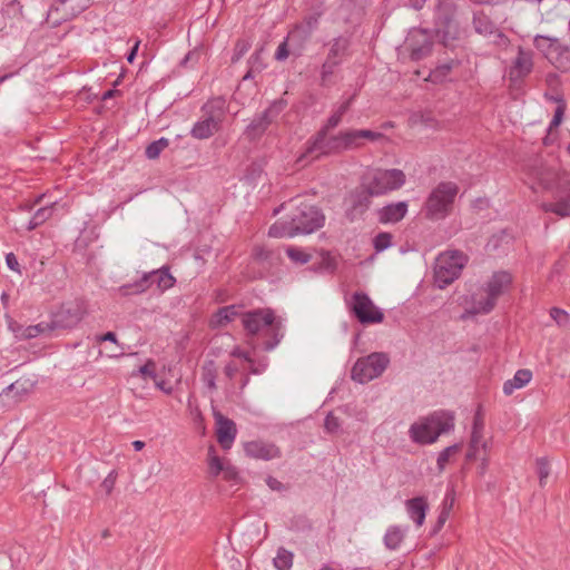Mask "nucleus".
Returning a JSON list of instances; mask_svg holds the SVG:
<instances>
[{
	"mask_svg": "<svg viewBox=\"0 0 570 570\" xmlns=\"http://www.w3.org/2000/svg\"><path fill=\"white\" fill-rule=\"evenodd\" d=\"M527 184L534 191H549L551 200L540 208L561 218L570 217V173L543 164L529 168Z\"/></svg>",
	"mask_w": 570,
	"mask_h": 570,
	"instance_id": "f257e3e1",
	"label": "nucleus"
},
{
	"mask_svg": "<svg viewBox=\"0 0 570 570\" xmlns=\"http://www.w3.org/2000/svg\"><path fill=\"white\" fill-rule=\"evenodd\" d=\"M321 210L309 204H301L288 222H276L269 227L268 235L278 238H293L312 234L324 225Z\"/></svg>",
	"mask_w": 570,
	"mask_h": 570,
	"instance_id": "f03ea898",
	"label": "nucleus"
},
{
	"mask_svg": "<svg viewBox=\"0 0 570 570\" xmlns=\"http://www.w3.org/2000/svg\"><path fill=\"white\" fill-rule=\"evenodd\" d=\"M240 318L244 328L249 335L261 334L268 337L264 343L266 351H273L284 337V320L275 316L271 308L245 312L240 315Z\"/></svg>",
	"mask_w": 570,
	"mask_h": 570,
	"instance_id": "7ed1b4c3",
	"label": "nucleus"
},
{
	"mask_svg": "<svg viewBox=\"0 0 570 570\" xmlns=\"http://www.w3.org/2000/svg\"><path fill=\"white\" fill-rule=\"evenodd\" d=\"M454 429V416L449 412H434L420 417L411 424L409 436L413 443L420 445L433 444L438 439Z\"/></svg>",
	"mask_w": 570,
	"mask_h": 570,
	"instance_id": "20e7f679",
	"label": "nucleus"
},
{
	"mask_svg": "<svg viewBox=\"0 0 570 570\" xmlns=\"http://www.w3.org/2000/svg\"><path fill=\"white\" fill-rule=\"evenodd\" d=\"M459 194V186L453 181L439 183L429 194L423 205V214L430 220L448 217Z\"/></svg>",
	"mask_w": 570,
	"mask_h": 570,
	"instance_id": "39448f33",
	"label": "nucleus"
},
{
	"mask_svg": "<svg viewBox=\"0 0 570 570\" xmlns=\"http://www.w3.org/2000/svg\"><path fill=\"white\" fill-rule=\"evenodd\" d=\"M355 149H360L356 129H346L332 136L327 134L321 141H318V137L311 138L302 158L313 154L318 158L320 156L336 155Z\"/></svg>",
	"mask_w": 570,
	"mask_h": 570,
	"instance_id": "423d86ee",
	"label": "nucleus"
},
{
	"mask_svg": "<svg viewBox=\"0 0 570 570\" xmlns=\"http://www.w3.org/2000/svg\"><path fill=\"white\" fill-rule=\"evenodd\" d=\"M203 118L197 120L190 136L198 140H205L219 131L227 112V102L223 97H215L206 101L202 107Z\"/></svg>",
	"mask_w": 570,
	"mask_h": 570,
	"instance_id": "0eeeda50",
	"label": "nucleus"
},
{
	"mask_svg": "<svg viewBox=\"0 0 570 570\" xmlns=\"http://www.w3.org/2000/svg\"><path fill=\"white\" fill-rule=\"evenodd\" d=\"M512 284V275L507 271L494 272L488 282L483 285V291L487 294L484 298L474 301L472 308L469 311L471 314H488L490 313L498 298L503 295Z\"/></svg>",
	"mask_w": 570,
	"mask_h": 570,
	"instance_id": "6e6552de",
	"label": "nucleus"
},
{
	"mask_svg": "<svg viewBox=\"0 0 570 570\" xmlns=\"http://www.w3.org/2000/svg\"><path fill=\"white\" fill-rule=\"evenodd\" d=\"M466 257L459 250L440 254L434 265V283L439 288H445L461 274Z\"/></svg>",
	"mask_w": 570,
	"mask_h": 570,
	"instance_id": "1a4fd4ad",
	"label": "nucleus"
},
{
	"mask_svg": "<svg viewBox=\"0 0 570 570\" xmlns=\"http://www.w3.org/2000/svg\"><path fill=\"white\" fill-rule=\"evenodd\" d=\"M406 181V176L401 169H376L366 183L368 196H382L400 189Z\"/></svg>",
	"mask_w": 570,
	"mask_h": 570,
	"instance_id": "9d476101",
	"label": "nucleus"
},
{
	"mask_svg": "<svg viewBox=\"0 0 570 570\" xmlns=\"http://www.w3.org/2000/svg\"><path fill=\"white\" fill-rule=\"evenodd\" d=\"M174 283L175 278L171 276L169 271L167 268H159L144 274L139 281L132 284L120 286L119 292L121 295L127 296L144 293L153 286H156L159 292H164L173 287Z\"/></svg>",
	"mask_w": 570,
	"mask_h": 570,
	"instance_id": "9b49d317",
	"label": "nucleus"
},
{
	"mask_svg": "<svg viewBox=\"0 0 570 570\" xmlns=\"http://www.w3.org/2000/svg\"><path fill=\"white\" fill-rule=\"evenodd\" d=\"M389 357L384 353H372L361 357L354 364L351 376L357 383L364 384L379 377L389 365Z\"/></svg>",
	"mask_w": 570,
	"mask_h": 570,
	"instance_id": "f8f14e48",
	"label": "nucleus"
},
{
	"mask_svg": "<svg viewBox=\"0 0 570 570\" xmlns=\"http://www.w3.org/2000/svg\"><path fill=\"white\" fill-rule=\"evenodd\" d=\"M534 46L557 69H570V50L558 38L538 35L534 38Z\"/></svg>",
	"mask_w": 570,
	"mask_h": 570,
	"instance_id": "ddd939ff",
	"label": "nucleus"
},
{
	"mask_svg": "<svg viewBox=\"0 0 570 570\" xmlns=\"http://www.w3.org/2000/svg\"><path fill=\"white\" fill-rule=\"evenodd\" d=\"M485 423L483 415L478 410L473 416L472 429L469 441L468 460H476L481 453L487 454L491 449L490 439L484 436Z\"/></svg>",
	"mask_w": 570,
	"mask_h": 570,
	"instance_id": "4468645a",
	"label": "nucleus"
},
{
	"mask_svg": "<svg viewBox=\"0 0 570 570\" xmlns=\"http://www.w3.org/2000/svg\"><path fill=\"white\" fill-rule=\"evenodd\" d=\"M286 101L283 99L274 100L267 109L256 115L246 128V134L250 138H256L263 135L268 126L276 121L279 115L284 111Z\"/></svg>",
	"mask_w": 570,
	"mask_h": 570,
	"instance_id": "2eb2a0df",
	"label": "nucleus"
},
{
	"mask_svg": "<svg viewBox=\"0 0 570 570\" xmlns=\"http://www.w3.org/2000/svg\"><path fill=\"white\" fill-rule=\"evenodd\" d=\"M351 308L355 317L362 324L381 323L384 318L383 313L373 304L372 299L364 293H354L352 296Z\"/></svg>",
	"mask_w": 570,
	"mask_h": 570,
	"instance_id": "dca6fc26",
	"label": "nucleus"
},
{
	"mask_svg": "<svg viewBox=\"0 0 570 570\" xmlns=\"http://www.w3.org/2000/svg\"><path fill=\"white\" fill-rule=\"evenodd\" d=\"M85 308L81 304L63 305L52 317L50 323L51 330L72 328L77 326L83 318Z\"/></svg>",
	"mask_w": 570,
	"mask_h": 570,
	"instance_id": "f3484780",
	"label": "nucleus"
},
{
	"mask_svg": "<svg viewBox=\"0 0 570 570\" xmlns=\"http://www.w3.org/2000/svg\"><path fill=\"white\" fill-rule=\"evenodd\" d=\"M215 420L217 425V441L223 449L228 450L232 448L237 434L236 425L232 420L220 413L215 414Z\"/></svg>",
	"mask_w": 570,
	"mask_h": 570,
	"instance_id": "a211bd4d",
	"label": "nucleus"
},
{
	"mask_svg": "<svg viewBox=\"0 0 570 570\" xmlns=\"http://www.w3.org/2000/svg\"><path fill=\"white\" fill-rule=\"evenodd\" d=\"M352 100L353 97L347 98L333 107L330 117L322 126V128L317 131V134L314 136L318 137V141H321L325 137V135H327L331 130L335 129L342 122L343 117L351 108Z\"/></svg>",
	"mask_w": 570,
	"mask_h": 570,
	"instance_id": "6ab92c4d",
	"label": "nucleus"
},
{
	"mask_svg": "<svg viewBox=\"0 0 570 570\" xmlns=\"http://www.w3.org/2000/svg\"><path fill=\"white\" fill-rule=\"evenodd\" d=\"M245 452L248 456L269 461L281 456L279 449L264 441H250L245 444Z\"/></svg>",
	"mask_w": 570,
	"mask_h": 570,
	"instance_id": "aec40b11",
	"label": "nucleus"
},
{
	"mask_svg": "<svg viewBox=\"0 0 570 570\" xmlns=\"http://www.w3.org/2000/svg\"><path fill=\"white\" fill-rule=\"evenodd\" d=\"M407 47L413 60H420L428 56L432 48V42L429 40L428 35L422 30H415L407 39Z\"/></svg>",
	"mask_w": 570,
	"mask_h": 570,
	"instance_id": "412c9836",
	"label": "nucleus"
},
{
	"mask_svg": "<svg viewBox=\"0 0 570 570\" xmlns=\"http://www.w3.org/2000/svg\"><path fill=\"white\" fill-rule=\"evenodd\" d=\"M407 202L391 203L377 210V219L382 224H396L407 214Z\"/></svg>",
	"mask_w": 570,
	"mask_h": 570,
	"instance_id": "4be33fe9",
	"label": "nucleus"
},
{
	"mask_svg": "<svg viewBox=\"0 0 570 570\" xmlns=\"http://www.w3.org/2000/svg\"><path fill=\"white\" fill-rule=\"evenodd\" d=\"M409 518L416 527H422L429 510V503L425 497H415L404 503Z\"/></svg>",
	"mask_w": 570,
	"mask_h": 570,
	"instance_id": "5701e85b",
	"label": "nucleus"
},
{
	"mask_svg": "<svg viewBox=\"0 0 570 570\" xmlns=\"http://www.w3.org/2000/svg\"><path fill=\"white\" fill-rule=\"evenodd\" d=\"M89 7V0H59L52 4L51 11L61 12L62 19L70 20Z\"/></svg>",
	"mask_w": 570,
	"mask_h": 570,
	"instance_id": "b1692460",
	"label": "nucleus"
},
{
	"mask_svg": "<svg viewBox=\"0 0 570 570\" xmlns=\"http://www.w3.org/2000/svg\"><path fill=\"white\" fill-rule=\"evenodd\" d=\"M533 67L532 53L519 48L518 56L510 69V78L517 80L529 75Z\"/></svg>",
	"mask_w": 570,
	"mask_h": 570,
	"instance_id": "393cba45",
	"label": "nucleus"
},
{
	"mask_svg": "<svg viewBox=\"0 0 570 570\" xmlns=\"http://www.w3.org/2000/svg\"><path fill=\"white\" fill-rule=\"evenodd\" d=\"M52 215V206H45L39 209H37L33 215L30 217V219L24 223L13 222L16 230L26 229V230H33L38 226L42 225L45 222H47Z\"/></svg>",
	"mask_w": 570,
	"mask_h": 570,
	"instance_id": "a878e982",
	"label": "nucleus"
},
{
	"mask_svg": "<svg viewBox=\"0 0 570 570\" xmlns=\"http://www.w3.org/2000/svg\"><path fill=\"white\" fill-rule=\"evenodd\" d=\"M473 27L474 30L482 36H492L498 35V37L503 38L504 36L499 31L492 20L484 14L483 12H476L473 16Z\"/></svg>",
	"mask_w": 570,
	"mask_h": 570,
	"instance_id": "bb28decb",
	"label": "nucleus"
},
{
	"mask_svg": "<svg viewBox=\"0 0 570 570\" xmlns=\"http://www.w3.org/2000/svg\"><path fill=\"white\" fill-rule=\"evenodd\" d=\"M531 379L532 373L530 370H518L511 380H508L503 383V393L505 395H511L515 390L525 386L531 381Z\"/></svg>",
	"mask_w": 570,
	"mask_h": 570,
	"instance_id": "cd10ccee",
	"label": "nucleus"
},
{
	"mask_svg": "<svg viewBox=\"0 0 570 570\" xmlns=\"http://www.w3.org/2000/svg\"><path fill=\"white\" fill-rule=\"evenodd\" d=\"M407 527H401V525H390L386 529V532L384 534L383 541L385 547L389 550H396L401 547V543L403 542L405 534L407 532Z\"/></svg>",
	"mask_w": 570,
	"mask_h": 570,
	"instance_id": "c85d7f7f",
	"label": "nucleus"
},
{
	"mask_svg": "<svg viewBox=\"0 0 570 570\" xmlns=\"http://www.w3.org/2000/svg\"><path fill=\"white\" fill-rule=\"evenodd\" d=\"M350 46L348 39L344 37H338L333 40L331 43L330 51L327 53L326 59L335 61L336 63H341L342 58L347 51Z\"/></svg>",
	"mask_w": 570,
	"mask_h": 570,
	"instance_id": "c756f323",
	"label": "nucleus"
},
{
	"mask_svg": "<svg viewBox=\"0 0 570 570\" xmlns=\"http://www.w3.org/2000/svg\"><path fill=\"white\" fill-rule=\"evenodd\" d=\"M294 554L292 551L281 547L276 551L273 564L277 570H291L293 567Z\"/></svg>",
	"mask_w": 570,
	"mask_h": 570,
	"instance_id": "7c9ffc66",
	"label": "nucleus"
},
{
	"mask_svg": "<svg viewBox=\"0 0 570 570\" xmlns=\"http://www.w3.org/2000/svg\"><path fill=\"white\" fill-rule=\"evenodd\" d=\"M238 315V309L236 306H225L218 309V312L215 315V323L216 325H225L228 322L233 321Z\"/></svg>",
	"mask_w": 570,
	"mask_h": 570,
	"instance_id": "2f4dec72",
	"label": "nucleus"
},
{
	"mask_svg": "<svg viewBox=\"0 0 570 570\" xmlns=\"http://www.w3.org/2000/svg\"><path fill=\"white\" fill-rule=\"evenodd\" d=\"M50 323L41 322L36 325L24 326L23 333L21 334L22 340L33 338L40 334L51 332Z\"/></svg>",
	"mask_w": 570,
	"mask_h": 570,
	"instance_id": "473e14b6",
	"label": "nucleus"
},
{
	"mask_svg": "<svg viewBox=\"0 0 570 570\" xmlns=\"http://www.w3.org/2000/svg\"><path fill=\"white\" fill-rule=\"evenodd\" d=\"M169 145V140L165 137L159 138L150 142L145 150L146 157L148 159H156L159 157L160 153L167 148Z\"/></svg>",
	"mask_w": 570,
	"mask_h": 570,
	"instance_id": "72a5a7b5",
	"label": "nucleus"
},
{
	"mask_svg": "<svg viewBox=\"0 0 570 570\" xmlns=\"http://www.w3.org/2000/svg\"><path fill=\"white\" fill-rule=\"evenodd\" d=\"M202 380L209 390L216 389V367L213 361L203 366Z\"/></svg>",
	"mask_w": 570,
	"mask_h": 570,
	"instance_id": "f704fd0d",
	"label": "nucleus"
},
{
	"mask_svg": "<svg viewBox=\"0 0 570 570\" xmlns=\"http://www.w3.org/2000/svg\"><path fill=\"white\" fill-rule=\"evenodd\" d=\"M461 445L460 444H453L450 446H446L444 450H442L436 460V464L440 471H443L445 465L448 464L450 458L458 453L460 451Z\"/></svg>",
	"mask_w": 570,
	"mask_h": 570,
	"instance_id": "c9c22d12",
	"label": "nucleus"
},
{
	"mask_svg": "<svg viewBox=\"0 0 570 570\" xmlns=\"http://www.w3.org/2000/svg\"><path fill=\"white\" fill-rule=\"evenodd\" d=\"M356 135L360 148L364 146L365 140L374 142L384 138V135L382 132L373 131L370 129H356Z\"/></svg>",
	"mask_w": 570,
	"mask_h": 570,
	"instance_id": "e433bc0d",
	"label": "nucleus"
},
{
	"mask_svg": "<svg viewBox=\"0 0 570 570\" xmlns=\"http://www.w3.org/2000/svg\"><path fill=\"white\" fill-rule=\"evenodd\" d=\"M373 245L377 253H381V252L387 249L392 245V235L386 232L379 233L373 238Z\"/></svg>",
	"mask_w": 570,
	"mask_h": 570,
	"instance_id": "4c0bfd02",
	"label": "nucleus"
},
{
	"mask_svg": "<svg viewBox=\"0 0 570 570\" xmlns=\"http://www.w3.org/2000/svg\"><path fill=\"white\" fill-rule=\"evenodd\" d=\"M550 317L557 323L560 327H567L570 324V315L567 311L552 307L550 309Z\"/></svg>",
	"mask_w": 570,
	"mask_h": 570,
	"instance_id": "58836bf2",
	"label": "nucleus"
},
{
	"mask_svg": "<svg viewBox=\"0 0 570 570\" xmlns=\"http://www.w3.org/2000/svg\"><path fill=\"white\" fill-rule=\"evenodd\" d=\"M537 473L539 476V482L541 487H544L547 483V479L550 475V465L549 462L544 458L537 459Z\"/></svg>",
	"mask_w": 570,
	"mask_h": 570,
	"instance_id": "ea45409f",
	"label": "nucleus"
},
{
	"mask_svg": "<svg viewBox=\"0 0 570 570\" xmlns=\"http://www.w3.org/2000/svg\"><path fill=\"white\" fill-rule=\"evenodd\" d=\"M287 256L295 263L305 264L311 259V256L295 247H288L286 249Z\"/></svg>",
	"mask_w": 570,
	"mask_h": 570,
	"instance_id": "a19ab883",
	"label": "nucleus"
},
{
	"mask_svg": "<svg viewBox=\"0 0 570 570\" xmlns=\"http://www.w3.org/2000/svg\"><path fill=\"white\" fill-rule=\"evenodd\" d=\"M564 111H566V104L563 100H560V104L557 106V108L554 110L553 118L550 121L549 130H552L553 128H557L560 126V124L563 120Z\"/></svg>",
	"mask_w": 570,
	"mask_h": 570,
	"instance_id": "79ce46f5",
	"label": "nucleus"
},
{
	"mask_svg": "<svg viewBox=\"0 0 570 570\" xmlns=\"http://www.w3.org/2000/svg\"><path fill=\"white\" fill-rule=\"evenodd\" d=\"M453 67V61L445 62L440 66H438L431 73L430 78L432 80H441L446 77V75L450 72V70Z\"/></svg>",
	"mask_w": 570,
	"mask_h": 570,
	"instance_id": "37998d69",
	"label": "nucleus"
},
{
	"mask_svg": "<svg viewBox=\"0 0 570 570\" xmlns=\"http://www.w3.org/2000/svg\"><path fill=\"white\" fill-rule=\"evenodd\" d=\"M212 452L210 450L208 460L209 472L212 475L217 476L224 470V465L222 460L217 455L212 454Z\"/></svg>",
	"mask_w": 570,
	"mask_h": 570,
	"instance_id": "c03bdc74",
	"label": "nucleus"
},
{
	"mask_svg": "<svg viewBox=\"0 0 570 570\" xmlns=\"http://www.w3.org/2000/svg\"><path fill=\"white\" fill-rule=\"evenodd\" d=\"M250 48V43L246 40H239L237 41L235 46V51L232 57L233 62L238 61Z\"/></svg>",
	"mask_w": 570,
	"mask_h": 570,
	"instance_id": "a18cd8bd",
	"label": "nucleus"
},
{
	"mask_svg": "<svg viewBox=\"0 0 570 570\" xmlns=\"http://www.w3.org/2000/svg\"><path fill=\"white\" fill-rule=\"evenodd\" d=\"M340 63H336L335 61H332V60H328L326 59L322 66V70H321V78H322V81L325 82L334 72V69L338 66Z\"/></svg>",
	"mask_w": 570,
	"mask_h": 570,
	"instance_id": "49530a36",
	"label": "nucleus"
},
{
	"mask_svg": "<svg viewBox=\"0 0 570 570\" xmlns=\"http://www.w3.org/2000/svg\"><path fill=\"white\" fill-rule=\"evenodd\" d=\"M254 258L258 262H267L272 259L273 253L264 247H255L253 252Z\"/></svg>",
	"mask_w": 570,
	"mask_h": 570,
	"instance_id": "de8ad7c7",
	"label": "nucleus"
},
{
	"mask_svg": "<svg viewBox=\"0 0 570 570\" xmlns=\"http://www.w3.org/2000/svg\"><path fill=\"white\" fill-rule=\"evenodd\" d=\"M340 425H341L340 420L336 416H334L333 414L330 413L325 417L324 426L327 432H331V433L337 432L340 429Z\"/></svg>",
	"mask_w": 570,
	"mask_h": 570,
	"instance_id": "09e8293b",
	"label": "nucleus"
},
{
	"mask_svg": "<svg viewBox=\"0 0 570 570\" xmlns=\"http://www.w3.org/2000/svg\"><path fill=\"white\" fill-rule=\"evenodd\" d=\"M43 198V195L38 196L35 202H24L21 203L13 212L14 213H30L36 204H39L41 199Z\"/></svg>",
	"mask_w": 570,
	"mask_h": 570,
	"instance_id": "8fccbe9b",
	"label": "nucleus"
},
{
	"mask_svg": "<svg viewBox=\"0 0 570 570\" xmlns=\"http://www.w3.org/2000/svg\"><path fill=\"white\" fill-rule=\"evenodd\" d=\"M7 320H8V327H9V330L14 334V336L18 340H22L21 334L23 333L24 326L20 325L19 323H17L16 321H13L10 317H8Z\"/></svg>",
	"mask_w": 570,
	"mask_h": 570,
	"instance_id": "3c124183",
	"label": "nucleus"
},
{
	"mask_svg": "<svg viewBox=\"0 0 570 570\" xmlns=\"http://www.w3.org/2000/svg\"><path fill=\"white\" fill-rule=\"evenodd\" d=\"M289 56V51L287 48V40H284L282 43H279L276 52H275V59L278 61H284Z\"/></svg>",
	"mask_w": 570,
	"mask_h": 570,
	"instance_id": "603ef678",
	"label": "nucleus"
},
{
	"mask_svg": "<svg viewBox=\"0 0 570 570\" xmlns=\"http://www.w3.org/2000/svg\"><path fill=\"white\" fill-rule=\"evenodd\" d=\"M449 509H446V502L444 503V508H442L440 514H439V518H438V522H436V525H435V529L434 531H439L443 525L444 523L446 522V520L449 519Z\"/></svg>",
	"mask_w": 570,
	"mask_h": 570,
	"instance_id": "864d4df0",
	"label": "nucleus"
},
{
	"mask_svg": "<svg viewBox=\"0 0 570 570\" xmlns=\"http://www.w3.org/2000/svg\"><path fill=\"white\" fill-rule=\"evenodd\" d=\"M249 364H250V372L253 374H261L267 368L268 361H267V358H264L257 365L255 364L254 361H252V363H249Z\"/></svg>",
	"mask_w": 570,
	"mask_h": 570,
	"instance_id": "5fc2aeb1",
	"label": "nucleus"
},
{
	"mask_svg": "<svg viewBox=\"0 0 570 570\" xmlns=\"http://www.w3.org/2000/svg\"><path fill=\"white\" fill-rule=\"evenodd\" d=\"M6 264H7L8 268H10L11 271H14V272L19 271V263L13 253L7 254Z\"/></svg>",
	"mask_w": 570,
	"mask_h": 570,
	"instance_id": "6e6d98bb",
	"label": "nucleus"
},
{
	"mask_svg": "<svg viewBox=\"0 0 570 570\" xmlns=\"http://www.w3.org/2000/svg\"><path fill=\"white\" fill-rule=\"evenodd\" d=\"M266 484L268 485V488L272 491H283L284 490L283 483L281 481H278L276 478H273V476H268L266 479Z\"/></svg>",
	"mask_w": 570,
	"mask_h": 570,
	"instance_id": "4d7b16f0",
	"label": "nucleus"
},
{
	"mask_svg": "<svg viewBox=\"0 0 570 570\" xmlns=\"http://www.w3.org/2000/svg\"><path fill=\"white\" fill-rule=\"evenodd\" d=\"M154 364L151 362L146 363L145 365L139 367V373L144 376H149L151 379H156V373L151 368Z\"/></svg>",
	"mask_w": 570,
	"mask_h": 570,
	"instance_id": "13d9d810",
	"label": "nucleus"
},
{
	"mask_svg": "<svg viewBox=\"0 0 570 570\" xmlns=\"http://www.w3.org/2000/svg\"><path fill=\"white\" fill-rule=\"evenodd\" d=\"M480 464H479V473L481 475H484L487 470H488V466H489V456H488V453L487 454H483L482 456L480 455Z\"/></svg>",
	"mask_w": 570,
	"mask_h": 570,
	"instance_id": "bf43d9fd",
	"label": "nucleus"
},
{
	"mask_svg": "<svg viewBox=\"0 0 570 570\" xmlns=\"http://www.w3.org/2000/svg\"><path fill=\"white\" fill-rule=\"evenodd\" d=\"M232 355L233 356H236V357H240V358H244L245 361H247L248 363H252V358L249 356V354L247 352H244L242 351L240 348H235L233 352H232Z\"/></svg>",
	"mask_w": 570,
	"mask_h": 570,
	"instance_id": "052dcab7",
	"label": "nucleus"
},
{
	"mask_svg": "<svg viewBox=\"0 0 570 570\" xmlns=\"http://www.w3.org/2000/svg\"><path fill=\"white\" fill-rule=\"evenodd\" d=\"M156 386L164 391L166 394H171L173 389L171 386H167V383L165 381H158L156 382Z\"/></svg>",
	"mask_w": 570,
	"mask_h": 570,
	"instance_id": "680f3d73",
	"label": "nucleus"
},
{
	"mask_svg": "<svg viewBox=\"0 0 570 570\" xmlns=\"http://www.w3.org/2000/svg\"><path fill=\"white\" fill-rule=\"evenodd\" d=\"M138 47H139V41H137V42L135 43V46L132 47L131 51L128 53V56H127V61H128L129 63H132V62H134L135 57H136V55H137Z\"/></svg>",
	"mask_w": 570,
	"mask_h": 570,
	"instance_id": "e2e57ef3",
	"label": "nucleus"
},
{
	"mask_svg": "<svg viewBox=\"0 0 570 570\" xmlns=\"http://www.w3.org/2000/svg\"><path fill=\"white\" fill-rule=\"evenodd\" d=\"M445 501H446V509H449V512H450L453 507L454 499L450 493H446L443 499V502H442V508H444Z\"/></svg>",
	"mask_w": 570,
	"mask_h": 570,
	"instance_id": "0e129e2a",
	"label": "nucleus"
},
{
	"mask_svg": "<svg viewBox=\"0 0 570 570\" xmlns=\"http://www.w3.org/2000/svg\"><path fill=\"white\" fill-rule=\"evenodd\" d=\"M237 372V367L234 364H227L225 366V374L232 379Z\"/></svg>",
	"mask_w": 570,
	"mask_h": 570,
	"instance_id": "69168bd1",
	"label": "nucleus"
},
{
	"mask_svg": "<svg viewBox=\"0 0 570 570\" xmlns=\"http://www.w3.org/2000/svg\"><path fill=\"white\" fill-rule=\"evenodd\" d=\"M100 340L101 341L112 342V343L117 344V337H116V334L114 332H107L106 334H104L100 337Z\"/></svg>",
	"mask_w": 570,
	"mask_h": 570,
	"instance_id": "338daca9",
	"label": "nucleus"
},
{
	"mask_svg": "<svg viewBox=\"0 0 570 570\" xmlns=\"http://www.w3.org/2000/svg\"><path fill=\"white\" fill-rule=\"evenodd\" d=\"M426 0H410V4L413 9L420 10L423 8Z\"/></svg>",
	"mask_w": 570,
	"mask_h": 570,
	"instance_id": "774afa93",
	"label": "nucleus"
}]
</instances>
